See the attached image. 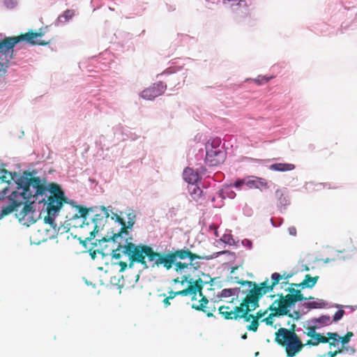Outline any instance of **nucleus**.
Here are the masks:
<instances>
[{
	"label": "nucleus",
	"mask_w": 357,
	"mask_h": 357,
	"mask_svg": "<svg viewBox=\"0 0 357 357\" xmlns=\"http://www.w3.org/2000/svg\"><path fill=\"white\" fill-rule=\"evenodd\" d=\"M51 183L46 176H38L36 170L28 169L20 174L1 169L0 184H5V186L0 190V206L8 202L15 203L17 198L35 199L37 191Z\"/></svg>",
	"instance_id": "obj_1"
},
{
	"label": "nucleus",
	"mask_w": 357,
	"mask_h": 357,
	"mask_svg": "<svg viewBox=\"0 0 357 357\" xmlns=\"http://www.w3.org/2000/svg\"><path fill=\"white\" fill-rule=\"evenodd\" d=\"M36 193L35 201L39 204H43L41 211L46 212L47 215L45 217L44 222L50 225L52 229V237L55 238L59 234H63L67 231L65 227H58L55 222L56 218L64 204H69L74 206L76 202L69 199L66 196L65 191L59 183L52 182L48 186L41 188Z\"/></svg>",
	"instance_id": "obj_2"
},
{
	"label": "nucleus",
	"mask_w": 357,
	"mask_h": 357,
	"mask_svg": "<svg viewBox=\"0 0 357 357\" xmlns=\"http://www.w3.org/2000/svg\"><path fill=\"white\" fill-rule=\"evenodd\" d=\"M78 211V213L73 215V220H80L82 222L79 227L84 228L86 227L89 231V236L84 240L79 238V242L85 248L86 243H92L98 233L102 230L107 219L109 217L107 212V208L104 206H96L89 208L84 207L81 205H74Z\"/></svg>",
	"instance_id": "obj_3"
},
{
	"label": "nucleus",
	"mask_w": 357,
	"mask_h": 357,
	"mask_svg": "<svg viewBox=\"0 0 357 357\" xmlns=\"http://www.w3.org/2000/svg\"><path fill=\"white\" fill-rule=\"evenodd\" d=\"M45 33L43 29L41 28L37 33L30 31L18 36L8 37L0 40V71L9 67L10 60L15 59L17 51L23 48V42L32 46L48 45L50 42L39 39L45 35Z\"/></svg>",
	"instance_id": "obj_4"
},
{
	"label": "nucleus",
	"mask_w": 357,
	"mask_h": 357,
	"mask_svg": "<svg viewBox=\"0 0 357 357\" xmlns=\"http://www.w3.org/2000/svg\"><path fill=\"white\" fill-rule=\"evenodd\" d=\"M0 220L12 211H15V217L20 223L26 227H29L40 218L43 204H39L31 197L22 200L16 199L15 203L8 202L0 206Z\"/></svg>",
	"instance_id": "obj_5"
},
{
	"label": "nucleus",
	"mask_w": 357,
	"mask_h": 357,
	"mask_svg": "<svg viewBox=\"0 0 357 357\" xmlns=\"http://www.w3.org/2000/svg\"><path fill=\"white\" fill-rule=\"evenodd\" d=\"M291 275H280L279 273L275 272L271 275V282L268 279L260 284L261 287H257L255 282L244 281L241 282L242 285H248L249 290H273V289L279 285L282 290H295V287L303 289L312 288L318 280V277H311L309 275H305V279L300 283H290L288 279Z\"/></svg>",
	"instance_id": "obj_6"
},
{
	"label": "nucleus",
	"mask_w": 357,
	"mask_h": 357,
	"mask_svg": "<svg viewBox=\"0 0 357 357\" xmlns=\"http://www.w3.org/2000/svg\"><path fill=\"white\" fill-rule=\"evenodd\" d=\"M222 255H227V258L229 260L228 264L231 268V273H233L234 271L238 268L237 266H234V262L236 257L235 252L229 250H222L214 252L213 255L209 256H201L192 252L188 248L184 247L182 250L178 251L176 253V256L171 255L169 258V262H173L174 260H176V257L181 258V259H188V264L180 263L176 264V267L178 268L177 270L181 272L184 268L197 270L200 266L199 263L196 261L197 259L210 260Z\"/></svg>",
	"instance_id": "obj_7"
},
{
	"label": "nucleus",
	"mask_w": 357,
	"mask_h": 357,
	"mask_svg": "<svg viewBox=\"0 0 357 357\" xmlns=\"http://www.w3.org/2000/svg\"><path fill=\"white\" fill-rule=\"evenodd\" d=\"M202 156L205 153L204 163L208 167H218L227 158V151L220 137L210 138L205 144V149H200Z\"/></svg>",
	"instance_id": "obj_8"
},
{
	"label": "nucleus",
	"mask_w": 357,
	"mask_h": 357,
	"mask_svg": "<svg viewBox=\"0 0 357 357\" xmlns=\"http://www.w3.org/2000/svg\"><path fill=\"white\" fill-rule=\"evenodd\" d=\"M275 342L285 347L287 356L294 357L299 353L305 344L294 332V325L291 329L280 328L275 332Z\"/></svg>",
	"instance_id": "obj_9"
},
{
	"label": "nucleus",
	"mask_w": 357,
	"mask_h": 357,
	"mask_svg": "<svg viewBox=\"0 0 357 357\" xmlns=\"http://www.w3.org/2000/svg\"><path fill=\"white\" fill-rule=\"evenodd\" d=\"M150 251L149 246L139 244L136 245L132 243H130L128 245H117L116 249H112V258L119 259L121 255L119 252H121L123 255L128 256L130 260H133L137 263H141L144 268H147L148 266L145 261V254Z\"/></svg>",
	"instance_id": "obj_10"
},
{
	"label": "nucleus",
	"mask_w": 357,
	"mask_h": 357,
	"mask_svg": "<svg viewBox=\"0 0 357 357\" xmlns=\"http://www.w3.org/2000/svg\"><path fill=\"white\" fill-rule=\"evenodd\" d=\"M150 251L147 252V254H145V257L147 256L149 261H154V264L159 266L160 265H162L164 268H165L167 270H170L172 267H174V271L180 275H182L183 273H186V270L188 268H184L181 272H179L178 270H177L176 264H188V259H181V258L176 257V260H174L173 262H169V258L171 255H175L176 253L178 251L182 250L181 249H176L174 250L173 252L171 253H167L164 256H160L158 253H156L153 251V250L149 246Z\"/></svg>",
	"instance_id": "obj_11"
},
{
	"label": "nucleus",
	"mask_w": 357,
	"mask_h": 357,
	"mask_svg": "<svg viewBox=\"0 0 357 357\" xmlns=\"http://www.w3.org/2000/svg\"><path fill=\"white\" fill-rule=\"evenodd\" d=\"M248 294L243 299L238 305L237 315L238 319H244L245 321H250L254 318V315L249 314L259 307V299L268 291H248Z\"/></svg>",
	"instance_id": "obj_12"
},
{
	"label": "nucleus",
	"mask_w": 357,
	"mask_h": 357,
	"mask_svg": "<svg viewBox=\"0 0 357 357\" xmlns=\"http://www.w3.org/2000/svg\"><path fill=\"white\" fill-rule=\"evenodd\" d=\"M112 61L111 54L106 50L98 56H93L86 60L80 61L79 67L82 70L85 69L86 72H99L107 70L110 66Z\"/></svg>",
	"instance_id": "obj_13"
},
{
	"label": "nucleus",
	"mask_w": 357,
	"mask_h": 357,
	"mask_svg": "<svg viewBox=\"0 0 357 357\" xmlns=\"http://www.w3.org/2000/svg\"><path fill=\"white\" fill-rule=\"evenodd\" d=\"M132 239L130 231L126 227H121L117 233H114L113 231L108 232L105 236H102L100 239H96V242L91 243V244L97 245L96 242L98 241L100 246L103 243H116L117 245H128L132 243Z\"/></svg>",
	"instance_id": "obj_14"
},
{
	"label": "nucleus",
	"mask_w": 357,
	"mask_h": 357,
	"mask_svg": "<svg viewBox=\"0 0 357 357\" xmlns=\"http://www.w3.org/2000/svg\"><path fill=\"white\" fill-rule=\"evenodd\" d=\"M87 94V97L82 103L85 109L90 112H93L94 114H97L98 112L105 113L109 112L107 102L100 94L93 91H88Z\"/></svg>",
	"instance_id": "obj_15"
},
{
	"label": "nucleus",
	"mask_w": 357,
	"mask_h": 357,
	"mask_svg": "<svg viewBox=\"0 0 357 357\" xmlns=\"http://www.w3.org/2000/svg\"><path fill=\"white\" fill-rule=\"evenodd\" d=\"M202 292L203 291H176V293H180L183 296L190 294L192 296V308L206 313L208 317H212L213 314L206 310V305L208 301L207 298L203 295Z\"/></svg>",
	"instance_id": "obj_16"
},
{
	"label": "nucleus",
	"mask_w": 357,
	"mask_h": 357,
	"mask_svg": "<svg viewBox=\"0 0 357 357\" xmlns=\"http://www.w3.org/2000/svg\"><path fill=\"white\" fill-rule=\"evenodd\" d=\"M333 20H339L341 21V31L343 30L348 29L351 24L355 22L357 18V10L349 9V10H345L344 8L342 10H340L337 13L333 16Z\"/></svg>",
	"instance_id": "obj_17"
},
{
	"label": "nucleus",
	"mask_w": 357,
	"mask_h": 357,
	"mask_svg": "<svg viewBox=\"0 0 357 357\" xmlns=\"http://www.w3.org/2000/svg\"><path fill=\"white\" fill-rule=\"evenodd\" d=\"M167 84L162 81L154 83L152 86L143 90L139 96L148 100H152L156 97L162 95L166 89Z\"/></svg>",
	"instance_id": "obj_18"
},
{
	"label": "nucleus",
	"mask_w": 357,
	"mask_h": 357,
	"mask_svg": "<svg viewBox=\"0 0 357 357\" xmlns=\"http://www.w3.org/2000/svg\"><path fill=\"white\" fill-rule=\"evenodd\" d=\"M222 3H229L232 11L241 17L248 15V5L245 0H222Z\"/></svg>",
	"instance_id": "obj_19"
},
{
	"label": "nucleus",
	"mask_w": 357,
	"mask_h": 357,
	"mask_svg": "<svg viewBox=\"0 0 357 357\" xmlns=\"http://www.w3.org/2000/svg\"><path fill=\"white\" fill-rule=\"evenodd\" d=\"M238 305H233L232 301L228 303L225 305H222L219 307V313L225 319H237L236 314L238 312Z\"/></svg>",
	"instance_id": "obj_20"
},
{
	"label": "nucleus",
	"mask_w": 357,
	"mask_h": 357,
	"mask_svg": "<svg viewBox=\"0 0 357 357\" xmlns=\"http://www.w3.org/2000/svg\"><path fill=\"white\" fill-rule=\"evenodd\" d=\"M114 36L117 40V43L121 45L123 48H126V50H128L132 47V43L131 40L132 39V34L130 33L123 31H117L114 33Z\"/></svg>",
	"instance_id": "obj_21"
},
{
	"label": "nucleus",
	"mask_w": 357,
	"mask_h": 357,
	"mask_svg": "<svg viewBox=\"0 0 357 357\" xmlns=\"http://www.w3.org/2000/svg\"><path fill=\"white\" fill-rule=\"evenodd\" d=\"M279 296V298L275 301V303H278L277 307H270V310L271 311H275V314H278V316L281 315H287L288 314L289 317H292V315L289 313L288 310V305L287 303V301L285 297L281 294Z\"/></svg>",
	"instance_id": "obj_22"
},
{
	"label": "nucleus",
	"mask_w": 357,
	"mask_h": 357,
	"mask_svg": "<svg viewBox=\"0 0 357 357\" xmlns=\"http://www.w3.org/2000/svg\"><path fill=\"white\" fill-rule=\"evenodd\" d=\"M199 173L190 167H185L183 172L184 181L190 184H195L200 181Z\"/></svg>",
	"instance_id": "obj_23"
},
{
	"label": "nucleus",
	"mask_w": 357,
	"mask_h": 357,
	"mask_svg": "<svg viewBox=\"0 0 357 357\" xmlns=\"http://www.w3.org/2000/svg\"><path fill=\"white\" fill-rule=\"evenodd\" d=\"M275 197L278 199V208L280 212L283 213L291 203L290 198L287 195H285L282 190L275 191Z\"/></svg>",
	"instance_id": "obj_24"
},
{
	"label": "nucleus",
	"mask_w": 357,
	"mask_h": 357,
	"mask_svg": "<svg viewBox=\"0 0 357 357\" xmlns=\"http://www.w3.org/2000/svg\"><path fill=\"white\" fill-rule=\"evenodd\" d=\"M75 15V10L67 9L65 11H63L62 14L58 16V17L54 22V24L56 26H63L66 23L69 22Z\"/></svg>",
	"instance_id": "obj_25"
},
{
	"label": "nucleus",
	"mask_w": 357,
	"mask_h": 357,
	"mask_svg": "<svg viewBox=\"0 0 357 357\" xmlns=\"http://www.w3.org/2000/svg\"><path fill=\"white\" fill-rule=\"evenodd\" d=\"M290 292L291 294H289L284 296L286 298L288 307H290L292 305H294L298 301H301L303 300L314 299V297H312V296L304 297L303 295L301 294V291H290Z\"/></svg>",
	"instance_id": "obj_26"
},
{
	"label": "nucleus",
	"mask_w": 357,
	"mask_h": 357,
	"mask_svg": "<svg viewBox=\"0 0 357 357\" xmlns=\"http://www.w3.org/2000/svg\"><path fill=\"white\" fill-rule=\"evenodd\" d=\"M295 169V165L291 163H280L276 162L269 166V169L275 172H287Z\"/></svg>",
	"instance_id": "obj_27"
},
{
	"label": "nucleus",
	"mask_w": 357,
	"mask_h": 357,
	"mask_svg": "<svg viewBox=\"0 0 357 357\" xmlns=\"http://www.w3.org/2000/svg\"><path fill=\"white\" fill-rule=\"evenodd\" d=\"M327 342H328V338L324 336L322 334L317 333L310 337V340H307L305 345L314 347L319 345L320 343Z\"/></svg>",
	"instance_id": "obj_28"
},
{
	"label": "nucleus",
	"mask_w": 357,
	"mask_h": 357,
	"mask_svg": "<svg viewBox=\"0 0 357 357\" xmlns=\"http://www.w3.org/2000/svg\"><path fill=\"white\" fill-rule=\"evenodd\" d=\"M314 301L305 303V307L310 309L325 308L328 305V302L322 298H314Z\"/></svg>",
	"instance_id": "obj_29"
},
{
	"label": "nucleus",
	"mask_w": 357,
	"mask_h": 357,
	"mask_svg": "<svg viewBox=\"0 0 357 357\" xmlns=\"http://www.w3.org/2000/svg\"><path fill=\"white\" fill-rule=\"evenodd\" d=\"M217 195L222 199H225L226 198L234 199L236 195V192L231 190L229 186L218 190Z\"/></svg>",
	"instance_id": "obj_30"
},
{
	"label": "nucleus",
	"mask_w": 357,
	"mask_h": 357,
	"mask_svg": "<svg viewBox=\"0 0 357 357\" xmlns=\"http://www.w3.org/2000/svg\"><path fill=\"white\" fill-rule=\"evenodd\" d=\"M175 73H176V70H175V68L174 67H171V68H167L165 70H164L161 74L158 75V76H164V75H168V76H170L172 75L171 77H169V79H167V82H170V81H178V77H177L176 75H175ZM169 85H174V86H176V84H174V83H172V84H170L169 83Z\"/></svg>",
	"instance_id": "obj_31"
},
{
	"label": "nucleus",
	"mask_w": 357,
	"mask_h": 357,
	"mask_svg": "<svg viewBox=\"0 0 357 357\" xmlns=\"http://www.w3.org/2000/svg\"><path fill=\"white\" fill-rule=\"evenodd\" d=\"M107 212L109 215H111V219L114 220L115 222L118 223L119 225L124 224V220L118 215L116 212L114 211L115 208L112 206H109L106 207Z\"/></svg>",
	"instance_id": "obj_32"
},
{
	"label": "nucleus",
	"mask_w": 357,
	"mask_h": 357,
	"mask_svg": "<svg viewBox=\"0 0 357 357\" xmlns=\"http://www.w3.org/2000/svg\"><path fill=\"white\" fill-rule=\"evenodd\" d=\"M326 337L328 338V344L330 347H337L339 344V342L340 341V336L337 333H331L328 332L327 333Z\"/></svg>",
	"instance_id": "obj_33"
},
{
	"label": "nucleus",
	"mask_w": 357,
	"mask_h": 357,
	"mask_svg": "<svg viewBox=\"0 0 357 357\" xmlns=\"http://www.w3.org/2000/svg\"><path fill=\"white\" fill-rule=\"evenodd\" d=\"M313 322L318 324L320 326H329L332 324L331 317L328 315H322L319 317L314 319Z\"/></svg>",
	"instance_id": "obj_34"
},
{
	"label": "nucleus",
	"mask_w": 357,
	"mask_h": 357,
	"mask_svg": "<svg viewBox=\"0 0 357 357\" xmlns=\"http://www.w3.org/2000/svg\"><path fill=\"white\" fill-rule=\"evenodd\" d=\"M121 133L123 135V140H126V139H130L132 141H135L136 139H137L139 138V136L137 134L132 132L128 128H123L122 130H121Z\"/></svg>",
	"instance_id": "obj_35"
},
{
	"label": "nucleus",
	"mask_w": 357,
	"mask_h": 357,
	"mask_svg": "<svg viewBox=\"0 0 357 357\" xmlns=\"http://www.w3.org/2000/svg\"><path fill=\"white\" fill-rule=\"evenodd\" d=\"M341 3L344 8V11H349V9L357 10V0H341Z\"/></svg>",
	"instance_id": "obj_36"
},
{
	"label": "nucleus",
	"mask_w": 357,
	"mask_h": 357,
	"mask_svg": "<svg viewBox=\"0 0 357 357\" xmlns=\"http://www.w3.org/2000/svg\"><path fill=\"white\" fill-rule=\"evenodd\" d=\"M220 240L225 244L229 245H237V243H238V241H236L233 236L231 234H225Z\"/></svg>",
	"instance_id": "obj_37"
},
{
	"label": "nucleus",
	"mask_w": 357,
	"mask_h": 357,
	"mask_svg": "<svg viewBox=\"0 0 357 357\" xmlns=\"http://www.w3.org/2000/svg\"><path fill=\"white\" fill-rule=\"evenodd\" d=\"M275 77L274 75L266 76V75H259L257 78L254 79V82L258 85H262L267 83L271 79Z\"/></svg>",
	"instance_id": "obj_38"
},
{
	"label": "nucleus",
	"mask_w": 357,
	"mask_h": 357,
	"mask_svg": "<svg viewBox=\"0 0 357 357\" xmlns=\"http://www.w3.org/2000/svg\"><path fill=\"white\" fill-rule=\"evenodd\" d=\"M203 190L197 185H194L191 187L190 194L192 196L193 199L201 198L203 196Z\"/></svg>",
	"instance_id": "obj_39"
},
{
	"label": "nucleus",
	"mask_w": 357,
	"mask_h": 357,
	"mask_svg": "<svg viewBox=\"0 0 357 357\" xmlns=\"http://www.w3.org/2000/svg\"><path fill=\"white\" fill-rule=\"evenodd\" d=\"M257 176H248L245 178V186L248 189H255L257 185Z\"/></svg>",
	"instance_id": "obj_40"
},
{
	"label": "nucleus",
	"mask_w": 357,
	"mask_h": 357,
	"mask_svg": "<svg viewBox=\"0 0 357 357\" xmlns=\"http://www.w3.org/2000/svg\"><path fill=\"white\" fill-rule=\"evenodd\" d=\"M125 213L126 214L128 220L134 221V222L136 221V218H137L136 212L133 208H132L130 207H127L126 208Z\"/></svg>",
	"instance_id": "obj_41"
},
{
	"label": "nucleus",
	"mask_w": 357,
	"mask_h": 357,
	"mask_svg": "<svg viewBox=\"0 0 357 357\" xmlns=\"http://www.w3.org/2000/svg\"><path fill=\"white\" fill-rule=\"evenodd\" d=\"M244 186H245V178H236L233 183L230 184V187H234L238 190L242 189Z\"/></svg>",
	"instance_id": "obj_42"
},
{
	"label": "nucleus",
	"mask_w": 357,
	"mask_h": 357,
	"mask_svg": "<svg viewBox=\"0 0 357 357\" xmlns=\"http://www.w3.org/2000/svg\"><path fill=\"white\" fill-rule=\"evenodd\" d=\"M181 294L180 293H176V291H169V295L166 296L165 294H160V296L165 297L163 300V303L166 307L170 305L169 300L174 298L176 295Z\"/></svg>",
	"instance_id": "obj_43"
},
{
	"label": "nucleus",
	"mask_w": 357,
	"mask_h": 357,
	"mask_svg": "<svg viewBox=\"0 0 357 357\" xmlns=\"http://www.w3.org/2000/svg\"><path fill=\"white\" fill-rule=\"evenodd\" d=\"M3 4L6 9L11 10L17 6L18 2L17 0H3Z\"/></svg>",
	"instance_id": "obj_44"
},
{
	"label": "nucleus",
	"mask_w": 357,
	"mask_h": 357,
	"mask_svg": "<svg viewBox=\"0 0 357 357\" xmlns=\"http://www.w3.org/2000/svg\"><path fill=\"white\" fill-rule=\"evenodd\" d=\"M257 185L255 189L261 190L262 188H268V183L266 180L263 178L257 176Z\"/></svg>",
	"instance_id": "obj_45"
},
{
	"label": "nucleus",
	"mask_w": 357,
	"mask_h": 357,
	"mask_svg": "<svg viewBox=\"0 0 357 357\" xmlns=\"http://www.w3.org/2000/svg\"><path fill=\"white\" fill-rule=\"evenodd\" d=\"M259 321L257 319L253 318L251 324L247 326V329L250 331L256 332L258 329Z\"/></svg>",
	"instance_id": "obj_46"
},
{
	"label": "nucleus",
	"mask_w": 357,
	"mask_h": 357,
	"mask_svg": "<svg viewBox=\"0 0 357 357\" xmlns=\"http://www.w3.org/2000/svg\"><path fill=\"white\" fill-rule=\"evenodd\" d=\"M318 328L317 326H310L307 328V331L305 333L307 337H312L315 333H317L316 330Z\"/></svg>",
	"instance_id": "obj_47"
},
{
	"label": "nucleus",
	"mask_w": 357,
	"mask_h": 357,
	"mask_svg": "<svg viewBox=\"0 0 357 357\" xmlns=\"http://www.w3.org/2000/svg\"><path fill=\"white\" fill-rule=\"evenodd\" d=\"M271 222L273 227H278L282 225L283 222V218H271Z\"/></svg>",
	"instance_id": "obj_48"
},
{
	"label": "nucleus",
	"mask_w": 357,
	"mask_h": 357,
	"mask_svg": "<svg viewBox=\"0 0 357 357\" xmlns=\"http://www.w3.org/2000/svg\"><path fill=\"white\" fill-rule=\"evenodd\" d=\"M344 313H345V312L343 310H337L333 315V321L335 322L338 321L343 317Z\"/></svg>",
	"instance_id": "obj_49"
},
{
	"label": "nucleus",
	"mask_w": 357,
	"mask_h": 357,
	"mask_svg": "<svg viewBox=\"0 0 357 357\" xmlns=\"http://www.w3.org/2000/svg\"><path fill=\"white\" fill-rule=\"evenodd\" d=\"M354 335L352 332H347L345 335L340 337V342L342 344H345L350 341L351 337Z\"/></svg>",
	"instance_id": "obj_50"
},
{
	"label": "nucleus",
	"mask_w": 357,
	"mask_h": 357,
	"mask_svg": "<svg viewBox=\"0 0 357 357\" xmlns=\"http://www.w3.org/2000/svg\"><path fill=\"white\" fill-rule=\"evenodd\" d=\"M241 244L243 247H245L248 250H251L253 246L252 241L248 238H244L243 240H242Z\"/></svg>",
	"instance_id": "obj_51"
},
{
	"label": "nucleus",
	"mask_w": 357,
	"mask_h": 357,
	"mask_svg": "<svg viewBox=\"0 0 357 357\" xmlns=\"http://www.w3.org/2000/svg\"><path fill=\"white\" fill-rule=\"evenodd\" d=\"M273 313L270 314L266 318L263 319L267 325H272L273 324V317L274 316H278V314H275V311H273Z\"/></svg>",
	"instance_id": "obj_52"
},
{
	"label": "nucleus",
	"mask_w": 357,
	"mask_h": 357,
	"mask_svg": "<svg viewBox=\"0 0 357 357\" xmlns=\"http://www.w3.org/2000/svg\"><path fill=\"white\" fill-rule=\"evenodd\" d=\"M124 224H122V225H120L121 227H126L127 229L128 230H132V227L133 226L135 225V222L134 221H129L128 220L127 222H126L124 220Z\"/></svg>",
	"instance_id": "obj_53"
},
{
	"label": "nucleus",
	"mask_w": 357,
	"mask_h": 357,
	"mask_svg": "<svg viewBox=\"0 0 357 357\" xmlns=\"http://www.w3.org/2000/svg\"><path fill=\"white\" fill-rule=\"evenodd\" d=\"M89 182L90 183V188H93L97 192H98V190L96 189V187L98 185V182L93 178L89 177L88 179Z\"/></svg>",
	"instance_id": "obj_54"
},
{
	"label": "nucleus",
	"mask_w": 357,
	"mask_h": 357,
	"mask_svg": "<svg viewBox=\"0 0 357 357\" xmlns=\"http://www.w3.org/2000/svg\"><path fill=\"white\" fill-rule=\"evenodd\" d=\"M196 171L199 173V174L200 175V181L202 180V176H205L207 172V169L204 166H201L199 168H197Z\"/></svg>",
	"instance_id": "obj_55"
},
{
	"label": "nucleus",
	"mask_w": 357,
	"mask_h": 357,
	"mask_svg": "<svg viewBox=\"0 0 357 357\" xmlns=\"http://www.w3.org/2000/svg\"><path fill=\"white\" fill-rule=\"evenodd\" d=\"M342 349H337L336 351H328L327 353V356L328 357H335L336 356L337 354H341L342 353Z\"/></svg>",
	"instance_id": "obj_56"
},
{
	"label": "nucleus",
	"mask_w": 357,
	"mask_h": 357,
	"mask_svg": "<svg viewBox=\"0 0 357 357\" xmlns=\"http://www.w3.org/2000/svg\"><path fill=\"white\" fill-rule=\"evenodd\" d=\"M166 10L169 13H172L176 10V8L175 5H172L169 3L165 4Z\"/></svg>",
	"instance_id": "obj_57"
},
{
	"label": "nucleus",
	"mask_w": 357,
	"mask_h": 357,
	"mask_svg": "<svg viewBox=\"0 0 357 357\" xmlns=\"http://www.w3.org/2000/svg\"><path fill=\"white\" fill-rule=\"evenodd\" d=\"M342 252H343V251H341V250H335V255L332 258H337V259L340 258V259H337V261H344L345 257L340 256V254L342 253Z\"/></svg>",
	"instance_id": "obj_58"
},
{
	"label": "nucleus",
	"mask_w": 357,
	"mask_h": 357,
	"mask_svg": "<svg viewBox=\"0 0 357 357\" xmlns=\"http://www.w3.org/2000/svg\"><path fill=\"white\" fill-rule=\"evenodd\" d=\"M288 231H289V235L294 236H296V229L295 227H294V226L289 227L288 228Z\"/></svg>",
	"instance_id": "obj_59"
},
{
	"label": "nucleus",
	"mask_w": 357,
	"mask_h": 357,
	"mask_svg": "<svg viewBox=\"0 0 357 357\" xmlns=\"http://www.w3.org/2000/svg\"><path fill=\"white\" fill-rule=\"evenodd\" d=\"M91 3L93 6H96L97 8H99L102 3V0H91Z\"/></svg>",
	"instance_id": "obj_60"
},
{
	"label": "nucleus",
	"mask_w": 357,
	"mask_h": 357,
	"mask_svg": "<svg viewBox=\"0 0 357 357\" xmlns=\"http://www.w3.org/2000/svg\"><path fill=\"white\" fill-rule=\"evenodd\" d=\"M113 1V3L110 5H109L108 8L110 10H115L116 8L114 7L115 5H118V1L119 0H112Z\"/></svg>",
	"instance_id": "obj_61"
},
{
	"label": "nucleus",
	"mask_w": 357,
	"mask_h": 357,
	"mask_svg": "<svg viewBox=\"0 0 357 357\" xmlns=\"http://www.w3.org/2000/svg\"><path fill=\"white\" fill-rule=\"evenodd\" d=\"M243 213L247 216H251L252 214V210L250 208H245Z\"/></svg>",
	"instance_id": "obj_62"
},
{
	"label": "nucleus",
	"mask_w": 357,
	"mask_h": 357,
	"mask_svg": "<svg viewBox=\"0 0 357 357\" xmlns=\"http://www.w3.org/2000/svg\"><path fill=\"white\" fill-rule=\"evenodd\" d=\"M338 259H340V258H338ZM324 262L327 264L331 261H337V258H326L325 259H323Z\"/></svg>",
	"instance_id": "obj_63"
},
{
	"label": "nucleus",
	"mask_w": 357,
	"mask_h": 357,
	"mask_svg": "<svg viewBox=\"0 0 357 357\" xmlns=\"http://www.w3.org/2000/svg\"><path fill=\"white\" fill-rule=\"evenodd\" d=\"M185 290H189V291H191V290H202L201 288L198 287L197 286H192V285H190L187 289H185Z\"/></svg>",
	"instance_id": "obj_64"
}]
</instances>
